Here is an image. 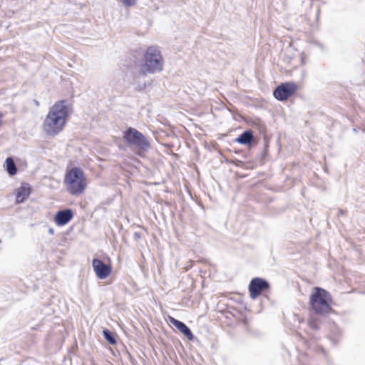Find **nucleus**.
<instances>
[{"label": "nucleus", "instance_id": "obj_1", "mask_svg": "<svg viewBox=\"0 0 365 365\" xmlns=\"http://www.w3.org/2000/svg\"><path fill=\"white\" fill-rule=\"evenodd\" d=\"M68 117V107L66 100L56 102L49 109L43 123L45 133L48 136H56L61 133Z\"/></svg>", "mask_w": 365, "mask_h": 365}, {"label": "nucleus", "instance_id": "obj_2", "mask_svg": "<svg viewBox=\"0 0 365 365\" xmlns=\"http://www.w3.org/2000/svg\"><path fill=\"white\" fill-rule=\"evenodd\" d=\"M163 66L164 59L160 51L156 46H149L143 55V63L140 66L138 75L145 76L148 73L160 72Z\"/></svg>", "mask_w": 365, "mask_h": 365}, {"label": "nucleus", "instance_id": "obj_3", "mask_svg": "<svg viewBox=\"0 0 365 365\" xmlns=\"http://www.w3.org/2000/svg\"><path fill=\"white\" fill-rule=\"evenodd\" d=\"M123 138L128 146L135 149V153L142 156L150 148L148 138L137 129L128 127L123 132Z\"/></svg>", "mask_w": 365, "mask_h": 365}, {"label": "nucleus", "instance_id": "obj_4", "mask_svg": "<svg viewBox=\"0 0 365 365\" xmlns=\"http://www.w3.org/2000/svg\"><path fill=\"white\" fill-rule=\"evenodd\" d=\"M331 296L329 293L320 287H314L310 296L309 304L312 309L317 314L324 315L331 312Z\"/></svg>", "mask_w": 365, "mask_h": 365}, {"label": "nucleus", "instance_id": "obj_5", "mask_svg": "<svg viewBox=\"0 0 365 365\" xmlns=\"http://www.w3.org/2000/svg\"><path fill=\"white\" fill-rule=\"evenodd\" d=\"M65 183L67 190L73 195L81 194L86 187L83 171L78 167L72 168L66 175Z\"/></svg>", "mask_w": 365, "mask_h": 365}, {"label": "nucleus", "instance_id": "obj_6", "mask_svg": "<svg viewBox=\"0 0 365 365\" xmlns=\"http://www.w3.org/2000/svg\"><path fill=\"white\" fill-rule=\"evenodd\" d=\"M297 89V86L294 82L282 83L274 89V97L278 101H285L292 96Z\"/></svg>", "mask_w": 365, "mask_h": 365}, {"label": "nucleus", "instance_id": "obj_7", "mask_svg": "<svg viewBox=\"0 0 365 365\" xmlns=\"http://www.w3.org/2000/svg\"><path fill=\"white\" fill-rule=\"evenodd\" d=\"M248 289L250 297L255 299L264 291L269 289V284L264 279L255 277L251 280Z\"/></svg>", "mask_w": 365, "mask_h": 365}, {"label": "nucleus", "instance_id": "obj_8", "mask_svg": "<svg viewBox=\"0 0 365 365\" xmlns=\"http://www.w3.org/2000/svg\"><path fill=\"white\" fill-rule=\"evenodd\" d=\"M92 265L97 277L101 279L108 277L112 272L110 265L106 264L101 259L98 258L93 259Z\"/></svg>", "mask_w": 365, "mask_h": 365}, {"label": "nucleus", "instance_id": "obj_9", "mask_svg": "<svg viewBox=\"0 0 365 365\" xmlns=\"http://www.w3.org/2000/svg\"><path fill=\"white\" fill-rule=\"evenodd\" d=\"M73 217L71 209L67 208L58 211L54 217V221L58 226H63L68 223Z\"/></svg>", "mask_w": 365, "mask_h": 365}, {"label": "nucleus", "instance_id": "obj_10", "mask_svg": "<svg viewBox=\"0 0 365 365\" xmlns=\"http://www.w3.org/2000/svg\"><path fill=\"white\" fill-rule=\"evenodd\" d=\"M169 322L181 333H182L189 340L192 341L195 339V336L193 335L190 329L184 322L179 321L173 317H169Z\"/></svg>", "mask_w": 365, "mask_h": 365}, {"label": "nucleus", "instance_id": "obj_11", "mask_svg": "<svg viewBox=\"0 0 365 365\" xmlns=\"http://www.w3.org/2000/svg\"><path fill=\"white\" fill-rule=\"evenodd\" d=\"M16 203H22L29 196L31 187L28 183H22L21 187L15 191Z\"/></svg>", "mask_w": 365, "mask_h": 365}, {"label": "nucleus", "instance_id": "obj_12", "mask_svg": "<svg viewBox=\"0 0 365 365\" xmlns=\"http://www.w3.org/2000/svg\"><path fill=\"white\" fill-rule=\"evenodd\" d=\"M254 139L253 133L251 130L242 132L237 138L236 142L241 145H250Z\"/></svg>", "mask_w": 365, "mask_h": 365}, {"label": "nucleus", "instance_id": "obj_13", "mask_svg": "<svg viewBox=\"0 0 365 365\" xmlns=\"http://www.w3.org/2000/svg\"><path fill=\"white\" fill-rule=\"evenodd\" d=\"M5 165L6 167V170L10 175L13 176L16 174L17 168L14 159L11 157H8L6 159Z\"/></svg>", "mask_w": 365, "mask_h": 365}, {"label": "nucleus", "instance_id": "obj_14", "mask_svg": "<svg viewBox=\"0 0 365 365\" xmlns=\"http://www.w3.org/2000/svg\"><path fill=\"white\" fill-rule=\"evenodd\" d=\"M103 334L106 340L112 345H114L117 343L116 339L115 337V334L110 331L109 329H105L103 331Z\"/></svg>", "mask_w": 365, "mask_h": 365}, {"label": "nucleus", "instance_id": "obj_15", "mask_svg": "<svg viewBox=\"0 0 365 365\" xmlns=\"http://www.w3.org/2000/svg\"><path fill=\"white\" fill-rule=\"evenodd\" d=\"M135 90L138 91L145 89L147 86V83L145 82H135Z\"/></svg>", "mask_w": 365, "mask_h": 365}, {"label": "nucleus", "instance_id": "obj_16", "mask_svg": "<svg viewBox=\"0 0 365 365\" xmlns=\"http://www.w3.org/2000/svg\"><path fill=\"white\" fill-rule=\"evenodd\" d=\"M309 326L312 330H317L319 328L318 322L314 319L309 321Z\"/></svg>", "mask_w": 365, "mask_h": 365}, {"label": "nucleus", "instance_id": "obj_17", "mask_svg": "<svg viewBox=\"0 0 365 365\" xmlns=\"http://www.w3.org/2000/svg\"><path fill=\"white\" fill-rule=\"evenodd\" d=\"M125 6H132L136 4L137 0H119Z\"/></svg>", "mask_w": 365, "mask_h": 365}, {"label": "nucleus", "instance_id": "obj_18", "mask_svg": "<svg viewBox=\"0 0 365 365\" xmlns=\"http://www.w3.org/2000/svg\"><path fill=\"white\" fill-rule=\"evenodd\" d=\"M48 233H49L50 235H53L54 234V230H53V228L50 227V228L48 229Z\"/></svg>", "mask_w": 365, "mask_h": 365}, {"label": "nucleus", "instance_id": "obj_19", "mask_svg": "<svg viewBox=\"0 0 365 365\" xmlns=\"http://www.w3.org/2000/svg\"><path fill=\"white\" fill-rule=\"evenodd\" d=\"M344 211L343 210H341V209L338 210V214H337L338 215H344Z\"/></svg>", "mask_w": 365, "mask_h": 365}, {"label": "nucleus", "instance_id": "obj_20", "mask_svg": "<svg viewBox=\"0 0 365 365\" xmlns=\"http://www.w3.org/2000/svg\"><path fill=\"white\" fill-rule=\"evenodd\" d=\"M332 341H333V343H334V344H336L337 343V341H338V339H332Z\"/></svg>", "mask_w": 365, "mask_h": 365}, {"label": "nucleus", "instance_id": "obj_21", "mask_svg": "<svg viewBox=\"0 0 365 365\" xmlns=\"http://www.w3.org/2000/svg\"><path fill=\"white\" fill-rule=\"evenodd\" d=\"M319 349H320V350L322 351V352L324 354H325V350L324 349V348L320 347Z\"/></svg>", "mask_w": 365, "mask_h": 365}, {"label": "nucleus", "instance_id": "obj_22", "mask_svg": "<svg viewBox=\"0 0 365 365\" xmlns=\"http://www.w3.org/2000/svg\"><path fill=\"white\" fill-rule=\"evenodd\" d=\"M353 131L356 133H358V129L356 128H354Z\"/></svg>", "mask_w": 365, "mask_h": 365}, {"label": "nucleus", "instance_id": "obj_23", "mask_svg": "<svg viewBox=\"0 0 365 365\" xmlns=\"http://www.w3.org/2000/svg\"><path fill=\"white\" fill-rule=\"evenodd\" d=\"M35 104L38 106V102L37 101H35Z\"/></svg>", "mask_w": 365, "mask_h": 365}, {"label": "nucleus", "instance_id": "obj_24", "mask_svg": "<svg viewBox=\"0 0 365 365\" xmlns=\"http://www.w3.org/2000/svg\"><path fill=\"white\" fill-rule=\"evenodd\" d=\"M338 332H339V334L341 335V331L339 330Z\"/></svg>", "mask_w": 365, "mask_h": 365}]
</instances>
